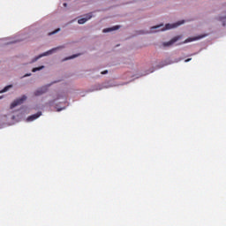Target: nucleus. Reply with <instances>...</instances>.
<instances>
[{"instance_id":"f257e3e1","label":"nucleus","mask_w":226,"mask_h":226,"mask_svg":"<svg viewBox=\"0 0 226 226\" xmlns=\"http://www.w3.org/2000/svg\"><path fill=\"white\" fill-rule=\"evenodd\" d=\"M64 49V46H59V47H56V48H55V49H50V50H49V51H46V52H44L43 54H41V55H39L38 56H35L34 62L37 61L38 59H41V57H43V56H49V55H51V54H54V53L56 52V50H58V49Z\"/></svg>"},{"instance_id":"f03ea898","label":"nucleus","mask_w":226,"mask_h":226,"mask_svg":"<svg viewBox=\"0 0 226 226\" xmlns=\"http://www.w3.org/2000/svg\"><path fill=\"white\" fill-rule=\"evenodd\" d=\"M50 87V85L45 86V87H41V88H38L37 90H35L34 92V96H41L44 94H46L48 92V88Z\"/></svg>"},{"instance_id":"7ed1b4c3","label":"nucleus","mask_w":226,"mask_h":226,"mask_svg":"<svg viewBox=\"0 0 226 226\" xmlns=\"http://www.w3.org/2000/svg\"><path fill=\"white\" fill-rule=\"evenodd\" d=\"M26 96L23 95L19 99L15 100L12 103H11L10 109H12L15 107L23 104L24 102H26Z\"/></svg>"},{"instance_id":"20e7f679","label":"nucleus","mask_w":226,"mask_h":226,"mask_svg":"<svg viewBox=\"0 0 226 226\" xmlns=\"http://www.w3.org/2000/svg\"><path fill=\"white\" fill-rule=\"evenodd\" d=\"M183 24H184V21L177 22V24H174V25L168 24V25H166V26H164V28H161V31H165V30H168V29H173V28H176L177 26H179Z\"/></svg>"},{"instance_id":"39448f33","label":"nucleus","mask_w":226,"mask_h":226,"mask_svg":"<svg viewBox=\"0 0 226 226\" xmlns=\"http://www.w3.org/2000/svg\"><path fill=\"white\" fill-rule=\"evenodd\" d=\"M181 39V36H175L173 39H171L168 42L163 43V47H170V45L175 44L177 41H178Z\"/></svg>"},{"instance_id":"423d86ee","label":"nucleus","mask_w":226,"mask_h":226,"mask_svg":"<svg viewBox=\"0 0 226 226\" xmlns=\"http://www.w3.org/2000/svg\"><path fill=\"white\" fill-rule=\"evenodd\" d=\"M90 19H92V13H87L85 15V18L78 19V24L83 25L87 23V21L90 20Z\"/></svg>"},{"instance_id":"0eeeda50","label":"nucleus","mask_w":226,"mask_h":226,"mask_svg":"<svg viewBox=\"0 0 226 226\" xmlns=\"http://www.w3.org/2000/svg\"><path fill=\"white\" fill-rule=\"evenodd\" d=\"M41 116V112L35 113L34 115L29 116L26 118L27 122H33Z\"/></svg>"},{"instance_id":"6e6552de","label":"nucleus","mask_w":226,"mask_h":226,"mask_svg":"<svg viewBox=\"0 0 226 226\" xmlns=\"http://www.w3.org/2000/svg\"><path fill=\"white\" fill-rule=\"evenodd\" d=\"M120 28L119 26H112V27H109V28H106V29H103V33H109V32H113V31H116V30H118Z\"/></svg>"},{"instance_id":"1a4fd4ad","label":"nucleus","mask_w":226,"mask_h":226,"mask_svg":"<svg viewBox=\"0 0 226 226\" xmlns=\"http://www.w3.org/2000/svg\"><path fill=\"white\" fill-rule=\"evenodd\" d=\"M203 38H204V35L199 36V37H194V38H188L187 40H185V41H184V43L192 42V41H194L200 40V39H203Z\"/></svg>"},{"instance_id":"9d476101","label":"nucleus","mask_w":226,"mask_h":226,"mask_svg":"<svg viewBox=\"0 0 226 226\" xmlns=\"http://www.w3.org/2000/svg\"><path fill=\"white\" fill-rule=\"evenodd\" d=\"M109 87H102L101 85H96L95 86V88L94 89V91H101L102 90L103 88H109Z\"/></svg>"},{"instance_id":"9b49d317","label":"nucleus","mask_w":226,"mask_h":226,"mask_svg":"<svg viewBox=\"0 0 226 226\" xmlns=\"http://www.w3.org/2000/svg\"><path fill=\"white\" fill-rule=\"evenodd\" d=\"M10 88H12V85H9V86L4 87L3 90L0 91V94H4V93H6L7 91H9Z\"/></svg>"},{"instance_id":"f8f14e48","label":"nucleus","mask_w":226,"mask_h":226,"mask_svg":"<svg viewBox=\"0 0 226 226\" xmlns=\"http://www.w3.org/2000/svg\"><path fill=\"white\" fill-rule=\"evenodd\" d=\"M44 69V66L41 65V67H34V69H32V72H37L41 70H43Z\"/></svg>"},{"instance_id":"ddd939ff","label":"nucleus","mask_w":226,"mask_h":226,"mask_svg":"<svg viewBox=\"0 0 226 226\" xmlns=\"http://www.w3.org/2000/svg\"><path fill=\"white\" fill-rule=\"evenodd\" d=\"M162 26V25H159V26H152V32H154V29H159Z\"/></svg>"},{"instance_id":"4468645a","label":"nucleus","mask_w":226,"mask_h":226,"mask_svg":"<svg viewBox=\"0 0 226 226\" xmlns=\"http://www.w3.org/2000/svg\"><path fill=\"white\" fill-rule=\"evenodd\" d=\"M60 31H61V29L58 28V29H56V30H55V31L49 33V35L56 34H57V33L60 32Z\"/></svg>"},{"instance_id":"2eb2a0df","label":"nucleus","mask_w":226,"mask_h":226,"mask_svg":"<svg viewBox=\"0 0 226 226\" xmlns=\"http://www.w3.org/2000/svg\"><path fill=\"white\" fill-rule=\"evenodd\" d=\"M77 56H78V55H73L72 56L66 58L65 61L69 60V59H75Z\"/></svg>"},{"instance_id":"dca6fc26","label":"nucleus","mask_w":226,"mask_h":226,"mask_svg":"<svg viewBox=\"0 0 226 226\" xmlns=\"http://www.w3.org/2000/svg\"><path fill=\"white\" fill-rule=\"evenodd\" d=\"M106 74H108V70H105V71H103V72H102V75H106Z\"/></svg>"},{"instance_id":"f3484780","label":"nucleus","mask_w":226,"mask_h":226,"mask_svg":"<svg viewBox=\"0 0 226 226\" xmlns=\"http://www.w3.org/2000/svg\"><path fill=\"white\" fill-rule=\"evenodd\" d=\"M191 60H192V58L185 59V63H188V62H190Z\"/></svg>"},{"instance_id":"a211bd4d","label":"nucleus","mask_w":226,"mask_h":226,"mask_svg":"<svg viewBox=\"0 0 226 226\" xmlns=\"http://www.w3.org/2000/svg\"><path fill=\"white\" fill-rule=\"evenodd\" d=\"M219 20H220V21H222V18H220Z\"/></svg>"},{"instance_id":"6ab92c4d","label":"nucleus","mask_w":226,"mask_h":226,"mask_svg":"<svg viewBox=\"0 0 226 226\" xmlns=\"http://www.w3.org/2000/svg\"><path fill=\"white\" fill-rule=\"evenodd\" d=\"M66 5H67V4L65 3V4H64V6H65L66 7Z\"/></svg>"},{"instance_id":"aec40b11","label":"nucleus","mask_w":226,"mask_h":226,"mask_svg":"<svg viewBox=\"0 0 226 226\" xmlns=\"http://www.w3.org/2000/svg\"><path fill=\"white\" fill-rule=\"evenodd\" d=\"M27 76H29V75H25V77H27Z\"/></svg>"},{"instance_id":"412c9836","label":"nucleus","mask_w":226,"mask_h":226,"mask_svg":"<svg viewBox=\"0 0 226 226\" xmlns=\"http://www.w3.org/2000/svg\"><path fill=\"white\" fill-rule=\"evenodd\" d=\"M224 19H226V17Z\"/></svg>"}]
</instances>
